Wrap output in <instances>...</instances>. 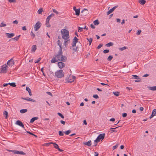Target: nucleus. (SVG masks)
<instances>
[{"label":"nucleus","instance_id":"64","mask_svg":"<svg viewBox=\"0 0 156 156\" xmlns=\"http://www.w3.org/2000/svg\"><path fill=\"white\" fill-rule=\"evenodd\" d=\"M22 30H26L27 29H26V26H23V27H22Z\"/></svg>","mask_w":156,"mask_h":156},{"label":"nucleus","instance_id":"24","mask_svg":"<svg viewBox=\"0 0 156 156\" xmlns=\"http://www.w3.org/2000/svg\"><path fill=\"white\" fill-rule=\"evenodd\" d=\"M93 23L95 25H98L100 23L98 20H96L94 21Z\"/></svg>","mask_w":156,"mask_h":156},{"label":"nucleus","instance_id":"56","mask_svg":"<svg viewBox=\"0 0 156 156\" xmlns=\"http://www.w3.org/2000/svg\"><path fill=\"white\" fill-rule=\"evenodd\" d=\"M46 93L47 94H48L50 95L51 96H52V94L51 92H46Z\"/></svg>","mask_w":156,"mask_h":156},{"label":"nucleus","instance_id":"10","mask_svg":"<svg viewBox=\"0 0 156 156\" xmlns=\"http://www.w3.org/2000/svg\"><path fill=\"white\" fill-rule=\"evenodd\" d=\"M58 65L59 68L60 69L63 68L65 66V64L61 62H58Z\"/></svg>","mask_w":156,"mask_h":156},{"label":"nucleus","instance_id":"49","mask_svg":"<svg viewBox=\"0 0 156 156\" xmlns=\"http://www.w3.org/2000/svg\"><path fill=\"white\" fill-rule=\"evenodd\" d=\"M53 11L56 14H58L59 13V12L55 9H53Z\"/></svg>","mask_w":156,"mask_h":156},{"label":"nucleus","instance_id":"47","mask_svg":"<svg viewBox=\"0 0 156 156\" xmlns=\"http://www.w3.org/2000/svg\"><path fill=\"white\" fill-rule=\"evenodd\" d=\"M58 114L61 117V118L63 119L64 118V116L61 113H58Z\"/></svg>","mask_w":156,"mask_h":156},{"label":"nucleus","instance_id":"50","mask_svg":"<svg viewBox=\"0 0 156 156\" xmlns=\"http://www.w3.org/2000/svg\"><path fill=\"white\" fill-rule=\"evenodd\" d=\"M100 84L103 85H106V87H109V86L108 85V84H105L103 83H100Z\"/></svg>","mask_w":156,"mask_h":156},{"label":"nucleus","instance_id":"60","mask_svg":"<svg viewBox=\"0 0 156 156\" xmlns=\"http://www.w3.org/2000/svg\"><path fill=\"white\" fill-rule=\"evenodd\" d=\"M140 81H141V79L140 78H139V79H137V80H135V82H139Z\"/></svg>","mask_w":156,"mask_h":156},{"label":"nucleus","instance_id":"15","mask_svg":"<svg viewBox=\"0 0 156 156\" xmlns=\"http://www.w3.org/2000/svg\"><path fill=\"white\" fill-rule=\"evenodd\" d=\"M5 34L8 38H11L13 37L15 35L13 33L9 34V33H6Z\"/></svg>","mask_w":156,"mask_h":156},{"label":"nucleus","instance_id":"58","mask_svg":"<svg viewBox=\"0 0 156 156\" xmlns=\"http://www.w3.org/2000/svg\"><path fill=\"white\" fill-rule=\"evenodd\" d=\"M90 27L92 29H94L95 28V26L93 24H90Z\"/></svg>","mask_w":156,"mask_h":156},{"label":"nucleus","instance_id":"11","mask_svg":"<svg viewBox=\"0 0 156 156\" xmlns=\"http://www.w3.org/2000/svg\"><path fill=\"white\" fill-rule=\"evenodd\" d=\"M16 125L22 127L23 128H24V126L23 125V124L21 121L19 120H18L16 121Z\"/></svg>","mask_w":156,"mask_h":156},{"label":"nucleus","instance_id":"39","mask_svg":"<svg viewBox=\"0 0 156 156\" xmlns=\"http://www.w3.org/2000/svg\"><path fill=\"white\" fill-rule=\"evenodd\" d=\"M83 28H81L79 27H78V32H80L83 31Z\"/></svg>","mask_w":156,"mask_h":156},{"label":"nucleus","instance_id":"32","mask_svg":"<svg viewBox=\"0 0 156 156\" xmlns=\"http://www.w3.org/2000/svg\"><path fill=\"white\" fill-rule=\"evenodd\" d=\"M119 127V126L117 127L114 128H111L110 129H111V131H112L111 133H112L113 132H116L117 131L116 130H115V129L118 128Z\"/></svg>","mask_w":156,"mask_h":156},{"label":"nucleus","instance_id":"38","mask_svg":"<svg viewBox=\"0 0 156 156\" xmlns=\"http://www.w3.org/2000/svg\"><path fill=\"white\" fill-rule=\"evenodd\" d=\"M6 26V25L3 22H2L1 23L0 25V27H5Z\"/></svg>","mask_w":156,"mask_h":156},{"label":"nucleus","instance_id":"5","mask_svg":"<svg viewBox=\"0 0 156 156\" xmlns=\"http://www.w3.org/2000/svg\"><path fill=\"white\" fill-rule=\"evenodd\" d=\"M41 23L39 21L37 22L34 25V29L35 30H37L41 26Z\"/></svg>","mask_w":156,"mask_h":156},{"label":"nucleus","instance_id":"31","mask_svg":"<svg viewBox=\"0 0 156 156\" xmlns=\"http://www.w3.org/2000/svg\"><path fill=\"white\" fill-rule=\"evenodd\" d=\"M46 27H50L51 26L49 24V21L46 20Z\"/></svg>","mask_w":156,"mask_h":156},{"label":"nucleus","instance_id":"30","mask_svg":"<svg viewBox=\"0 0 156 156\" xmlns=\"http://www.w3.org/2000/svg\"><path fill=\"white\" fill-rule=\"evenodd\" d=\"M20 35H19L14 38H12L10 40L14 39L16 41H17L20 38Z\"/></svg>","mask_w":156,"mask_h":156},{"label":"nucleus","instance_id":"57","mask_svg":"<svg viewBox=\"0 0 156 156\" xmlns=\"http://www.w3.org/2000/svg\"><path fill=\"white\" fill-rule=\"evenodd\" d=\"M10 2H16V0H8Z\"/></svg>","mask_w":156,"mask_h":156},{"label":"nucleus","instance_id":"7","mask_svg":"<svg viewBox=\"0 0 156 156\" xmlns=\"http://www.w3.org/2000/svg\"><path fill=\"white\" fill-rule=\"evenodd\" d=\"M7 66L6 65H3L1 69V72L2 73H5L7 72L6 67Z\"/></svg>","mask_w":156,"mask_h":156},{"label":"nucleus","instance_id":"40","mask_svg":"<svg viewBox=\"0 0 156 156\" xmlns=\"http://www.w3.org/2000/svg\"><path fill=\"white\" fill-rule=\"evenodd\" d=\"M4 115H6L5 118H7L8 115V112L6 111H4L3 112Z\"/></svg>","mask_w":156,"mask_h":156},{"label":"nucleus","instance_id":"55","mask_svg":"<svg viewBox=\"0 0 156 156\" xmlns=\"http://www.w3.org/2000/svg\"><path fill=\"white\" fill-rule=\"evenodd\" d=\"M127 114L126 113H124L122 114V116L123 117H125L126 116Z\"/></svg>","mask_w":156,"mask_h":156},{"label":"nucleus","instance_id":"35","mask_svg":"<svg viewBox=\"0 0 156 156\" xmlns=\"http://www.w3.org/2000/svg\"><path fill=\"white\" fill-rule=\"evenodd\" d=\"M113 93L116 96H118L119 94V92L118 91L114 92Z\"/></svg>","mask_w":156,"mask_h":156},{"label":"nucleus","instance_id":"46","mask_svg":"<svg viewBox=\"0 0 156 156\" xmlns=\"http://www.w3.org/2000/svg\"><path fill=\"white\" fill-rule=\"evenodd\" d=\"M59 136H63L64 135V133L61 131H59Z\"/></svg>","mask_w":156,"mask_h":156},{"label":"nucleus","instance_id":"21","mask_svg":"<svg viewBox=\"0 0 156 156\" xmlns=\"http://www.w3.org/2000/svg\"><path fill=\"white\" fill-rule=\"evenodd\" d=\"M38 119V118L37 117H34L32 118L30 120V122L31 123H33L35 120H37Z\"/></svg>","mask_w":156,"mask_h":156},{"label":"nucleus","instance_id":"52","mask_svg":"<svg viewBox=\"0 0 156 156\" xmlns=\"http://www.w3.org/2000/svg\"><path fill=\"white\" fill-rule=\"evenodd\" d=\"M41 59V58H39V59L37 60H36L34 62L35 63H38Z\"/></svg>","mask_w":156,"mask_h":156},{"label":"nucleus","instance_id":"43","mask_svg":"<svg viewBox=\"0 0 156 156\" xmlns=\"http://www.w3.org/2000/svg\"><path fill=\"white\" fill-rule=\"evenodd\" d=\"M109 51L108 49H105L103 51V52L105 54H106L108 53Z\"/></svg>","mask_w":156,"mask_h":156},{"label":"nucleus","instance_id":"29","mask_svg":"<svg viewBox=\"0 0 156 156\" xmlns=\"http://www.w3.org/2000/svg\"><path fill=\"white\" fill-rule=\"evenodd\" d=\"M26 90L27 91H28L30 96L32 95L31 90L30 89V88H26Z\"/></svg>","mask_w":156,"mask_h":156},{"label":"nucleus","instance_id":"61","mask_svg":"<svg viewBox=\"0 0 156 156\" xmlns=\"http://www.w3.org/2000/svg\"><path fill=\"white\" fill-rule=\"evenodd\" d=\"M118 147V146L117 145H116L115 146L113 147L112 149L113 150H115V149Z\"/></svg>","mask_w":156,"mask_h":156},{"label":"nucleus","instance_id":"53","mask_svg":"<svg viewBox=\"0 0 156 156\" xmlns=\"http://www.w3.org/2000/svg\"><path fill=\"white\" fill-rule=\"evenodd\" d=\"M141 30H138L137 32L136 33V34H137V35H139L141 33Z\"/></svg>","mask_w":156,"mask_h":156},{"label":"nucleus","instance_id":"14","mask_svg":"<svg viewBox=\"0 0 156 156\" xmlns=\"http://www.w3.org/2000/svg\"><path fill=\"white\" fill-rule=\"evenodd\" d=\"M73 9L75 11V14L76 16H79L80 13V9H76L75 7H73Z\"/></svg>","mask_w":156,"mask_h":156},{"label":"nucleus","instance_id":"9","mask_svg":"<svg viewBox=\"0 0 156 156\" xmlns=\"http://www.w3.org/2000/svg\"><path fill=\"white\" fill-rule=\"evenodd\" d=\"M118 5L115 6H114L113 8H112V9H111L109 10L107 12V15H108L110 13H112L114 11V10L117 7H118Z\"/></svg>","mask_w":156,"mask_h":156},{"label":"nucleus","instance_id":"41","mask_svg":"<svg viewBox=\"0 0 156 156\" xmlns=\"http://www.w3.org/2000/svg\"><path fill=\"white\" fill-rule=\"evenodd\" d=\"M71 131L70 130H68L67 131L65 132L64 133L66 135H68L71 132Z\"/></svg>","mask_w":156,"mask_h":156},{"label":"nucleus","instance_id":"19","mask_svg":"<svg viewBox=\"0 0 156 156\" xmlns=\"http://www.w3.org/2000/svg\"><path fill=\"white\" fill-rule=\"evenodd\" d=\"M67 40L64 41V45L66 47L67 45H68V44H69L70 42V39H67Z\"/></svg>","mask_w":156,"mask_h":156},{"label":"nucleus","instance_id":"8","mask_svg":"<svg viewBox=\"0 0 156 156\" xmlns=\"http://www.w3.org/2000/svg\"><path fill=\"white\" fill-rule=\"evenodd\" d=\"M78 39L76 37H75L73 39V41L72 44V46L73 47H75L76 46V44L78 42Z\"/></svg>","mask_w":156,"mask_h":156},{"label":"nucleus","instance_id":"6","mask_svg":"<svg viewBox=\"0 0 156 156\" xmlns=\"http://www.w3.org/2000/svg\"><path fill=\"white\" fill-rule=\"evenodd\" d=\"M7 65L9 66H12L14 65V62L13 58L8 60L7 62Z\"/></svg>","mask_w":156,"mask_h":156},{"label":"nucleus","instance_id":"18","mask_svg":"<svg viewBox=\"0 0 156 156\" xmlns=\"http://www.w3.org/2000/svg\"><path fill=\"white\" fill-rule=\"evenodd\" d=\"M57 43L60 47L59 51H62V43H61L60 41L59 40H58Z\"/></svg>","mask_w":156,"mask_h":156},{"label":"nucleus","instance_id":"51","mask_svg":"<svg viewBox=\"0 0 156 156\" xmlns=\"http://www.w3.org/2000/svg\"><path fill=\"white\" fill-rule=\"evenodd\" d=\"M30 35L31 36L33 37V38H34V37L35 35L32 31L31 32Z\"/></svg>","mask_w":156,"mask_h":156},{"label":"nucleus","instance_id":"1","mask_svg":"<svg viewBox=\"0 0 156 156\" xmlns=\"http://www.w3.org/2000/svg\"><path fill=\"white\" fill-rule=\"evenodd\" d=\"M61 32L63 39L67 40L69 38V32L66 29H63L61 30Z\"/></svg>","mask_w":156,"mask_h":156},{"label":"nucleus","instance_id":"25","mask_svg":"<svg viewBox=\"0 0 156 156\" xmlns=\"http://www.w3.org/2000/svg\"><path fill=\"white\" fill-rule=\"evenodd\" d=\"M37 49V46L36 45H33L32 47V49L31 51L33 52H35Z\"/></svg>","mask_w":156,"mask_h":156},{"label":"nucleus","instance_id":"34","mask_svg":"<svg viewBox=\"0 0 156 156\" xmlns=\"http://www.w3.org/2000/svg\"><path fill=\"white\" fill-rule=\"evenodd\" d=\"M113 57L112 55H109L107 58V60L108 61H111Z\"/></svg>","mask_w":156,"mask_h":156},{"label":"nucleus","instance_id":"59","mask_svg":"<svg viewBox=\"0 0 156 156\" xmlns=\"http://www.w3.org/2000/svg\"><path fill=\"white\" fill-rule=\"evenodd\" d=\"M115 119L114 118H112L110 119L109 121H110L114 122L115 121Z\"/></svg>","mask_w":156,"mask_h":156},{"label":"nucleus","instance_id":"23","mask_svg":"<svg viewBox=\"0 0 156 156\" xmlns=\"http://www.w3.org/2000/svg\"><path fill=\"white\" fill-rule=\"evenodd\" d=\"M114 44L113 42H109L105 44V46L106 47H110L113 45Z\"/></svg>","mask_w":156,"mask_h":156},{"label":"nucleus","instance_id":"54","mask_svg":"<svg viewBox=\"0 0 156 156\" xmlns=\"http://www.w3.org/2000/svg\"><path fill=\"white\" fill-rule=\"evenodd\" d=\"M18 23V22L17 20H15L13 21L12 22V23L13 24H17Z\"/></svg>","mask_w":156,"mask_h":156},{"label":"nucleus","instance_id":"16","mask_svg":"<svg viewBox=\"0 0 156 156\" xmlns=\"http://www.w3.org/2000/svg\"><path fill=\"white\" fill-rule=\"evenodd\" d=\"M155 115H156V109H154L152 111L151 115L150 117V119H151Z\"/></svg>","mask_w":156,"mask_h":156},{"label":"nucleus","instance_id":"20","mask_svg":"<svg viewBox=\"0 0 156 156\" xmlns=\"http://www.w3.org/2000/svg\"><path fill=\"white\" fill-rule=\"evenodd\" d=\"M138 2L141 5H144L146 2V1L145 0H139Z\"/></svg>","mask_w":156,"mask_h":156},{"label":"nucleus","instance_id":"4","mask_svg":"<svg viewBox=\"0 0 156 156\" xmlns=\"http://www.w3.org/2000/svg\"><path fill=\"white\" fill-rule=\"evenodd\" d=\"M105 133H101L99 134L97 138L94 140V142L97 143L101 140H103L105 137Z\"/></svg>","mask_w":156,"mask_h":156},{"label":"nucleus","instance_id":"27","mask_svg":"<svg viewBox=\"0 0 156 156\" xmlns=\"http://www.w3.org/2000/svg\"><path fill=\"white\" fill-rule=\"evenodd\" d=\"M27 109H22L20 110V112L21 113H24L27 112Z\"/></svg>","mask_w":156,"mask_h":156},{"label":"nucleus","instance_id":"17","mask_svg":"<svg viewBox=\"0 0 156 156\" xmlns=\"http://www.w3.org/2000/svg\"><path fill=\"white\" fill-rule=\"evenodd\" d=\"M83 144L89 147L91 145V140H89L88 142H83Z\"/></svg>","mask_w":156,"mask_h":156},{"label":"nucleus","instance_id":"12","mask_svg":"<svg viewBox=\"0 0 156 156\" xmlns=\"http://www.w3.org/2000/svg\"><path fill=\"white\" fill-rule=\"evenodd\" d=\"M14 154H22V155H25L26 153L24 152H23L22 151H18L14 150Z\"/></svg>","mask_w":156,"mask_h":156},{"label":"nucleus","instance_id":"22","mask_svg":"<svg viewBox=\"0 0 156 156\" xmlns=\"http://www.w3.org/2000/svg\"><path fill=\"white\" fill-rule=\"evenodd\" d=\"M55 15L54 14L52 13L49 16H48L46 19V20H50L51 17Z\"/></svg>","mask_w":156,"mask_h":156},{"label":"nucleus","instance_id":"37","mask_svg":"<svg viewBox=\"0 0 156 156\" xmlns=\"http://www.w3.org/2000/svg\"><path fill=\"white\" fill-rule=\"evenodd\" d=\"M27 101H32L33 102H35V101L34 99H33L31 98H27Z\"/></svg>","mask_w":156,"mask_h":156},{"label":"nucleus","instance_id":"3","mask_svg":"<svg viewBox=\"0 0 156 156\" xmlns=\"http://www.w3.org/2000/svg\"><path fill=\"white\" fill-rule=\"evenodd\" d=\"M64 73L62 69H60L59 71L55 72V75L58 78H61L64 76Z\"/></svg>","mask_w":156,"mask_h":156},{"label":"nucleus","instance_id":"45","mask_svg":"<svg viewBox=\"0 0 156 156\" xmlns=\"http://www.w3.org/2000/svg\"><path fill=\"white\" fill-rule=\"evenodd\" d=\"M132 76L134 77L133 78L136 79H139V77L136 75H133Z\"/></svg>","mask_w":156,"mask_h":156},{"label":"nucleus","instance_id":"48","mask_svg":"<svg viewBox=\"0 0 156 156\" xmlns=\"http://www.w3.org/2000/svg\"><path fill=\"white\" fill-rule=\"evenodd\" d=\"M93 97L96 99H98L99 98V97L98 96V95L97 94H94L93 95Z\"/></svg>","mask_w":156,"mask_h":156},{"label":"nucleus","instance_id":"28","mask_svg":"<svg viewBox=\"0 0 156 156\" xmlns=\"http://www.w3.org/2000/svg\"><path fill=\"white\" fill-rule=\"evenodd\" d=\"M87 40L89 42V45H91V43L93 41V39L92 38H90L89 39L88 38H87Z\"/></svg>","mask_w":156,"mask_h":156},{"label":"nucleus","instance_id":"33","mask_svg":"<svg viewBox=\"0 0 156 156\" xmlns=\"http://www.w3.org/2000/svg\"><path fill=\"white\" fill-rule=\"evenodd\" d=\"M127 48L126 46H124L122 48H119V50L122 51L126 49Z\"/></svg>","mask_w":156,"mask_h":156},{"label":"nucleus","instance_id":"42","mask_svg":"<svg viewBox=\"0 0 156 156\" xmlns=\"http://www.w3.org/2000/svg\"><path fill=\"white\" fill-rule=\"evenodd\" d=\"M54 147L55 148L57 149L58 148L59 146L56 143H54Z\"/></svg>","mask_w":156,"mask_h":156},{"label":"nucleus","instance_id":"26","mask_svg":"<svg viewBox=\"0 0 156 156\" xmlns=\"http://www.w3.org/2000/svg\"><path fill=\"white\" fill-rule=\"evenodd\" d=\"M10 85V86H11L13 87H16V83L14 82L11 83H9L8 85Z\"/></svg>","mask_w":156,"mask_h":156},{"label":"nucleus","instance_id":"44","mask_svg":"<svg viewBox=\"0 0 156 156\" xmlns=\"http://www.w3.org/2000/svg\"><path fill=\"white\" fill-rule=\"evenodd\" d=\"M103 44H99V45L97 47V49H99L101 48L103 46Z\"/></svg>","mask_w":156,"mask_h":156},{"label":"nucleus","instance_id":"36","mask_svg":"<svg viewBox=\"0 0 156 156\" xmlns=\"http://www.w3.org/2000/svg\"><path fill=\"white\" fill-rule=\"evenodd\" d=\"M43 11V9L42 8H40L38 11V12L39 14H41V12Z\"/></svg>","mask_w":156,"mask_h":156},{"label":"nucleus","instance_id":"2","mask_svg":"<svg viewBox=\"0 0 156 156\" xmlns=\"http://www.w3.org/2000/svg\"><path fill=\"white\" fill-rule=\"evenodd\" d=\"M67 60V58L65 56L63 55L62 54L61 55V58L58 59H56L55 57H53L51 61V63H55L57 62L58 61L60 62H65Z\"/></svg>","mask_w":156,"mask_h":156},{"label":"nucleus","instance_id":"63","mask_svg":"<svg viewBox=\"0 0 156 156\" xmlns=\"http://www.w3.org/2000/svg\"><path fill=\"white\" fill-rule=\"evenodd\" d=\"M8 85V83H4L3 84L2 86L5 87H6Z\"/></svg>","mask_w":156,"mask_h":156},{"label":"nucleus","instance_id":"13","mask_svg":"<svg viewBox=\"0 0 156 156\" xmlns=\"http://www.w3.org/2000/svg\"><path fill=\"white\" fill-rule=\"evenodd\" d=\"M62 51H59L58 54L55 56V58H57L58 59L61 58V55H62Z\"/></svg>","mask_w":156,"mask_h":156},{"label":"nucleus","instance_id":"62","mask_svg":"<svg viewBox=\"0 0 156 156\" xmlns=\"http://www.w3.org/2000/svg\"><path fill=\"white\" fill-rule=\"evenodd\" d=\"M60 122H61V123L62 124H63V125H65V122H66L65 121H63V120H61L60 121Z\"/></svg>","mask_w":156,"mask_h":156}]
</instances>
